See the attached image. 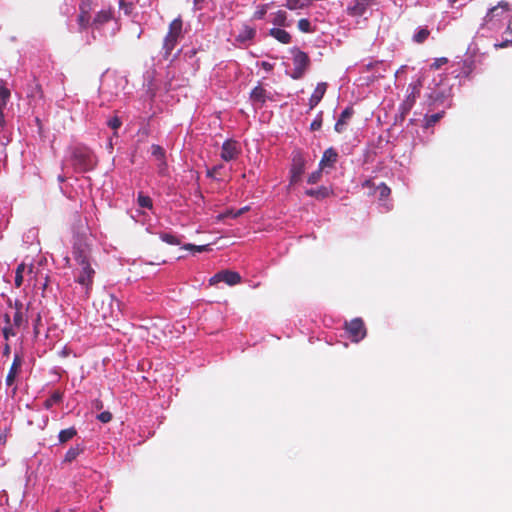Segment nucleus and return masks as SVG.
<instances>
[{
	"label": "nucleus",
	"mask_w": 512,
	"mask_h": 512,
	"mask_svg": "<svg viewBox=\"0 0 512 512\" xmlns=\"http://www.w3.org/2000/svg\"><path fill=\"white\" fill-rule=\"evenodd\" d=\"M79 11V30L89 29L94 40L113 37L119 29L111 8H100L97 2L82 0Z\"/></svg>",
	"instance_id": "nucleus-1"
},
{
	"label": "nucleus",
	"mask_w": 512,
	"mask_h": 512,
	"mask_svg": "<svg viewBox=\"0 0 512 512\" xmlns=\"http://www.w3.org/2000/svg\"><path fill=\"white\" fill-rule=\"evenodd\" d=\"M97 165V157L87 146L77 144L70 146L62 161V169H72L76 173L93 170Z\"/></svg>",
	"instance_id": "nucleus-2"
},
{
	"label": "nucleus",
	"mask_w": 512,
	"mask_h": 512,
	"mask_svg": "<svg viewBox=\"0 0 512 512\" xmlns=\"http://www.w3.org/2000/svg\"><path fill=\"white\" fill-rule=\"evenodd\" d=\"M73 258L76 262L75 281L85 290L88 295L93 285L95 270L91 265V260L87 249L81 246H74Z\"/></svg>",
	"instance_id": "nucleus-3"
},
{
	"label": "nucleus",
	"mask_w": 512,
	"mask_h": 512,
	"mask_svg": "<svg viewBox=\"0 0 512 512\" xmlns=\"http://www.w3.org/2000/svg\"><path fill=\"white\" fill-rule=\"evenodd\" d=\"M506 22H510L509 4L501 1L492 7L484 18V25L490 30H499Z\"/></svg>",
	"instance_id": "nucleus-4"
},
{
	"label": "nucleus",
	"mask_w": 512,
	"mask_h": 512,
	"mask_svg": "<svg viewBox=\"0 0 512 512\" xmlns=\"http://www.w3.org/2000/svg\"><path fill=\"white\" fill-rule=\"evenodd\" d=\"M292 55L293 69L290 76L293 79H300L306 73L310 65V59L305 52L301 51L298 48H294L292 50Z\"/></svg>",
	"instance_id": "nucleus-5"
},
{
	"label": "nucleus",
	"mask_w": 512,
	"mask_h": 512,
	"mask_svg": "<svg viewBox=\"0 0 512 512\" xmlns=\"http://www.w3.org/2000/svg\"><path fill=\"white\" fill-rule=\"evenodd\" d=\"M375 5L377 0H353L348 4L346 12L352 17H362Z\"/></svg>",
	"instance_id": "nucleus-6"
},
{
	"label": "nucleus",
	"mask_w": 512,
	"mask_h": 512,
	"mask_svg": "<svg viewBox=\"0 0 512 512\" xmlns=\"http://www.w3.org/2000/svg\"><path fill=\"white\" fill-rule=\"evenodd\" d=\"M306 161L300 152H295L292 157L290 168V184H296L301 179L305 170Z\"/></svg>",
	"instance_id": "nucleus-7"
},
{
	"label": "nucleus",
	"mask_w": 512,
	"mask_h": 512,
	"mask_svg": "<svg viewBox=\"0 0 512 512\" xmlns=\"http://www.w3.org/2000/svg\"><path fill=\"white\" fill-rule=\"evenodd\" d=\"M23 364V358L20 354L15 353L12 365L8 371V374L5 379V383L7 387H12V394L15 395L17 391V387L14 386L16 377L19 375L21 367Z\"/></svg>",
	"instance_id": "nucleus-8"
},
{
	"label": "nucleus",
	"mask_w": 512,
	"mask_h": 512,
	"mask_svg": "<svg viewBox=\"0 0 512 512\" xmlns=\"http://www.w3.org/2000/svg\"><path fill=\"white\" fill-rule=\"evenodd\" d=\"M346 330L355 342H359L366 336V329L361 318H355L345 324Z\"/></svg>",
	"instance_id": "nucleus-9"
},
{
	"label": "nucleus",
	"mask_w": 512,
	"mask_h": 512,
	"mask_svg": "<svg viewBox=\"0 0 512 512\" xmlns=\"http://www.w3.org/2000/svg\"><path fill=\"white\" fill-rule=\"evenodd\" d=\"M241 153V147L237 141L226 140L222 144L221 148V159L229 162L238 158Z\"/></svg>",
	"instance_id": "nucleus-10"
},
{
	"label": "nucleus",
	"mask_w": 512,
	"mask_h": 512,
	"mask_svg": "<svg viewBox=\"0 0 512 512\" xmlns=\"http://www.w3.org/2000/svg\"><path fill=\"white\" fill-rule=\"evenodd\" d=\"M240 281H241V277L237 272L225 270V271H221V272L215 274L210 279V284L225 282L226 284L232 286V285H236V284L240 283Z\"/></svg>",
	"instance_id": "nucleus-11"
},
{
	"label": "nucleus",
	"mask_w": 512,
	"mask_h": 512,
	"mask_svg": "<svg viewBox=\"0 0 512 512\" xmlns=\"http://www.w3.org/2000/svg\"><path fill=\"white\" fill-rule=\"evenodd\" d=\"M151 155L157 162L158 173L160 175H165L167 172V162H166L165 150L161 146H159L157 144H153L151 146Z\"/></svg>",
	"instance_id": "nucleus-12"
},
{
	"label": "nucleus",
	"mask_w": 512,
	"mask_h": 512,
	"mask_svg": "<svg viewBox=\"0 0 512 512\" xmlns=\"http://www.w3.org/2000/svg\"><path fill=\"white\" fill-rule=\"evenodd\" d=\"M338 160L337 151L330 147L326 149L322 155V158L319 162L320 169L325 170L326 168H333Z\"/></svg>",
	"instance_id": "nucleus-13"
},
{
	"label": "nucleus",
	"mask_w": 512,
	"mask_h": 512,
	"mask_svg": "<svg viewBox=\"0 0 512 512\" xmlns=\"http://www.w3.org/2000/svg\"><path fill=\"white\" fill-rule=\"evenodd\" d=\"M27 307L20 301L15 302V313L13 316V324L20 328L27 323Z\"/></svg>",
	"instance_id": "nucleus-14"
},
{
	"label": "nucleus",
	"mask_w": 512,
	"mask_h": 512,
	"mask_svg": "<svg viewBox=\"0 0 512 512\" xmlns=\"http://www.w3.org/2000/svg\"><path fill=\"white\" fill-rule=\"evenodd\" d=\"M354 114V110L351 106H348L346 107L340 114L337 122L335 123V131L338 132V133H342L345 129H346V126L348 124V122L350 121V119L352 118Z\"/></svg>",
	"instance_id": "nucleus-15"
},
{
	"label": "nucleus",
	"mask_w": 512,
	"mask_h": 512,
	"mask_svg": "<svg viewBox=\"0 0 512 512\" xmlns=\"http://www.w3.org/2000/svg\"><path fill=\"white\" fill-rule=\"evenodd\" d=\"M327 89V83L320 82L317 84L314 92L312 93L310 99H309V106L311 109H313L315 106L318 105V103L322 100V98L325 95Z\"/></svg>",
	"instance_id": "nucleus-16"
},
{
	"label": "nucleus",
	"mask_w": 512,
	"mask_h": 512,
	"mask_svg": "<svg viewBox=\"0 0 512 512\" xmlns=\"http://www.w3.org/2000/svg\"><path fill=\"white\" fill-rule=\"evenodd\" d=\"M170 37L181 38L183 34V22L180 17L174 19L169 25L167 33Z\"/></svg>",
	"instance_id": "nucleus-17"
},
{
	"label": "nucleus",
	"mask_w": 512,
	"mask_h": 512,
	"mask_svg": "<svg viewBox=\"0 0 512 512\" xmlns=\"http://www.w3.org/2000/svg\"><path fill=\"white\" fill-rule=\"evenodd\" d=\"M269 35L283 44H288L291 42L290 34L287 31L280 29V28L270 29Z\"/></svg>",
	"instance_id": "nucleus-18"
},
{
	"label": "nucleus",
	"mask_w": 512,
	"mask_h": 512,
	"mask_svg": "<svg viewBox=\"0 0 512 512\" xmlns=\"http://www.w3.org/2000/svg\"><path fill=\"white\" fill-rule=\"evenodd\" d=\"M270 16L272 17L271 22L275 26L285 27L290 25L288 22L287 13L283 10L272 13Z\"/></svg>",
	"instance_id": "nucleus-19"
},
{
	"label": "nucleus",
	"mask_w": 512,
	"mask_h": 512,
	"mask_svg": "<svg viewBox=\"0 0 512 512\" xmlns=\"http://www.w3.org/2000/svg\"><path fill=\"white\" fill-rule=\"evenodd\" d=\"M256 35V30L248 25L243 26L237 36V40L240 42H246L252 40Z\"/></svg>",
	"instance_id": "nucleus-20"
},
{
	"label": "nucleus",
	"mask_w": 512,
	"mask_h": 512,
	"mask_svg": "<svg viewBox=\"0 0 512 512\" xmlns=\"http://www.w3.org/2000/svg\"><path fill=\"white\" fill-rule=\"evenodd\" d=\"M178 40H179V38L170 37V35H168V34L166 35V37L164 38V43H163V50H164L165 58H168L170 56V54L173 51V49L175 48Z\"/></svg>",
	"instance_id": "nucleus-21"
},
{
	"label": "nucleus",
	"mask_w": 512,
	"mask_h": 512,
	"mask_svg": "<svg viewBox=\"0 0 512 512\" xmlns=\"http://www.w3.org/2000/svg\"><path fill=\"white\" fill-rule=\"evenodd\" d=\"M305 194L310 197H315L317 199H323L330 195V190L325 186H321L317 189H307L305 191Z\"/></svg>",
	"instance_id": "nucleus-22"
},
{
	"label": "nucleus",
	"mask_w": 512,
	"mask_h": 512,
	"mask_svg": "<svg viewBox=\"0 0 512 512\" xmlns=\"http://www.w3.org/2000/svg\"><path fill=\"white\" fill-rule=\"evenodd\" d=\"M415 102H416V99H414L413 96H411V97L406 96L404 101L399 106V111H400L402 118H404L410 112V110L413 108Z\"/></svg>",
	"instance_id": "nucleus-23"
},
{
	"label": "nucleus",
	"mask_w": 512,
	"mask_h": 512,
	"mask_svg": "<svg viewBox=\"0 0 512 512\" xmlns=\"http://www.w3.org/2000/svg\"><path fill=\"white\" fill-rule=\"evenodd\" d=\"M83 450L84 448L79 444L71 447L65 454L64 462L70 463L74 461L83 452Z\"/></svg>",
	"instance_id": "nucleus-24"
},
{
	"label": "nucleus",
	"mask_w": 512,
	"mask_h": 512,
	"mask_svg": "<svg viewBox=\"0 0 512 512\" xmlns=\"http://www.w3.org/2000/svg\"><path fill=\"white\" fill-rule=\"evenodd\" d=\"M63 393L59 390L54 391L51 396L45 400L44 407L51 409L53 405L58 404L62 401Z\"/></svg>",
	"instance_id": "nucleus-25"
},
{
	"label": "nucleus",
	"mask_w": 512,
	"mask_h": 512,
	"mask_svg": "<svg viewBox=\"0 0 512 512\" xmlns=\"http://www.w3.org/2000/svg\"><path fill=\"white\" fill-rule=\"evenodd\" d=\"M284 6L289 10H299L304 9L309 6L307 0H286Z\"/></svg>",
	"instance_id": "nucleus-26"
},
{
	"label": "nucleus",
	"mask_w": 512,
	"mask_h": 512,
	"mask_svg": "<svg viewBox=\"0 0 512 512\" xmlns=\"http://www.w3.org/2000/svg\"><path fill=\"white\" fill-rule=\"evenodd\" d=\"M76 434L77 431L74 427L61 430L58 435L59 442L66 443L67 441L71 440Z\"/></svg>",
	"instance_id": "nucleus-27"
},
{
	"label": "nucleus",
	"mask_w": 512,
	"mask_h": 512,
	"mask_svg": "<svg viewBox=\"0 0 512 512\" xmlns=\"http://www.w3.org/2000/svg\"><path fill=\"white\" fill-rule=\"evenodd\" d=\"M250 96L253 101L264 103L266 100V91L262 87L257 86L251 91Z\"/></svg>",
	"instance_id": "nucleus-28"
},
{
	"label": "nucleus",
	"mask_w": 512,
	"mask_h": 512,
	"mask_svg": "<svg viewBox=\"0 0 512 512\" xmlns=\"http://www.w3.org/2000/svg\"><path fill=\"white\" fill-rule=\"evenodd\" d=\"M420 88H421L420 80L410 83L407 87V95L406 96H408V97L413 96L414 99H417V97L420 94Z\"/></svg>",
	"instance_id": "nucleus-29"
},
{
	"label": "nucleus",
	"mask_w": 512,
	"mask_h": 512,
	"mask_svg": "<svg viewBox=\"0 0 512 512\" xmlns=\"http://www.w3.org/2000/svg\"><path fill=\"white\" fill-rule=\"evenodd\" d=\"M444 115V111L432 114V115H425V127L429 128L433 126L435 123H437Z\"/></svg>",
	"instance_id": "nucleus-30"
},
{
	"label": "nucleus",
	"mask_w": 512,
	"mask_h": 512,
	"mask_svg": "<svg viewBox=\"0 0 512 512\" xmlns=\"http://www.w3.org/2000/svg\"><path fill=\"white\" fill-rule=\"evenodd\" d=\"M137 202L141 208L152 209L153 207L152 199L149 196L144 195L143 193L138 194Z\"/></svg>",
	"instance_id": "nucleus-31"
},
{
	"label": "nucleus",
	"mask_w": 512,
	"mask_h": 512,
	"mask_svg": "<svg viewBox=\"0 0 512 512\" xmlns=\"http://www.w3.org/2000/svg\"><path fill=\"white\" fill-rule=\"evenodd\" d=\"M430 32L426 28H419L413 35V40L416 43H423L429 36Z\"/></svg>",
	"instance_id": "nucleus-32"
},
{
	"label": "nucleus",
	"mask_w": 512,
	"mask_h": 512,
	"mask_svg": "<svg viewBox=\"0 0 512 512\" xmlns=\"http://www.w3.org/2000/svg\"><path fill=\"white\" fill-rule=\"evenodd\" d=\"M159 237L163 242H165L167 244H170V245H179L180 244V240L174 234L160 233Z\"/></svg>",
	"instance_id": "nucleus-33"
},
{
	"label": "nucleus",
	"mask_w": 512,
	"mask_h": 512,
	"mask_svg": "<svg viewBox=\"0 0 512 512\" xmlns=\"http://www.w3.org/2000/svg\"><path fill=\"white\" fill-rule=\"evenodd\" d=\"M269 7H270V4L258 5L253 14V19H255V20L263 19L267 13Z\"/></svg>",
	"instance_id": "nucleus-34"
},
{
	"label": "nucleus",
	"mask_w": 512,
	"mask_h": 512,
	"mask_svg": "<svg viewBox=\"0 0 512 512\" xmlns=\"http://www.w3.org/2000/svg\"><path fill=\"white\" fill-rule=\"evenodd\" d=\"M25 269H26V266L24 263L19 264L16 269L15 286L18 288L21 287V285L23 283V273H24Z\"/></svg>",
	"instance_id": "nucleus-35"
},
{
	"label": "nucleus",
	"mask_w": 512,
	"mask_h": 512,
	"mask_svg": "<svg viewBox=\"0 0 512 512\" xmlns=\"http://www.w3.org/2000/svg\"><path fill=\"white\" fill-rule=\"evenodd\" d=\"M10 97V91L0 86V110H4Z\"/></svg>",
	"instance_id": "nucleus-36"
},
{
	"label": "nucleus",
	"mask_w": 512,
	"mask_h": 512,
	"mask_svg": "<svg viewBox=\"0 0 512 512\" xmlns=\"http://www.w3.org/2000/svg\"><path fill=\"white\" fill-rule=\"evenodd\" d=\"M298 28L301 32L310 33L312 32L311 23L308 19H300L298 21Z\"/></svg>",
	"instance_id": "nucleus-37"
},
{
	"label": "nucleus",
	"mask_w": 512,
	"mask_h": 512,
	"mask_svg": "<svg viewBox=\"0 0 512 512\" xmlns=\"http://www.w3.org/2000/svg\"><path fill=\"white\" fill-rule=\"evenodd\" d=\"M322 171L323 169H318L314 172H312L309 176H308V183L309 184H316L317 182L320 181L321 177H322Z\"/></svg>",
	"instance_id": "nucleus-38"
},
{
	"label": "nucleus",
	"mask_w": 512,
	"mask_h": 512,
	"mask_svg": "<svg viewBox=\"0 0 512 512\" xmlns=\"http://www.w3.org/2000/svg\"><path fill=\"white\" fill-rule=\"evenodd\" d=\"M184 249L194 250L196 252H204V251H207L209 249V246L208 245L196 246L194 244H186L184 246Z\"/></svg>",
	"instance_id": "nucleus-39"
},
{
	"label": "nucleus",
	"mask_w": 512,
	"mask_h": 512,
	"mask_svg": "<svg viewBox=\"0 0 512 512\" xmlns=\"http://www.w3.org/2000/svg\"><path fill=\"white\" fill-rule=\"evenodd\" d=\"M97 419L102 423H108L112 419V414L108 411H104L97 416Z\"/></svg>",
	"instance_id": "nucleus-40"
},
{
	"label": "nucleus",
	"mask_w": 512,
	"mask_h": 512,
	"mask_svg": "<svg viewBox=\"0 0 512 512\" xmlns=\"http://www.w3.org/2000/svg\"><path fill=\"white\" fill-rule=\"evenodd\" d=\"M378 191H379L380 197H387L391 192L390 188L384 183H381L378 186Z\"/></svg>",
	"instance_id": "nucleus-41"
},
{
	"label": "nucleus",
	"mask_w": 512,
	"mask_h": 512,
	"mask_svg": "<svg viewBox=\"0 0 512 512\" xmlns=\"http://www.w3.org/2000/svg\"><path fill=\"white\" fill-rule=\"evenodd\" d=\"M108 126L113 130H117L121 126V121L118 117H113L108 121Z\"/></svg>",
	"instance_id": "nucleus-42"
},
{
	"label": "nucleus",
	"mask_w": 512,
	"mask_h": 512,
	"mask_svg": "<svg viewBox=\"0 0 512 512\" xmlns=\"http://www.w3.org/2000/svg\"><path fill=\"white\" fill-rule=\"evenodd\" d=\"M3 335H4L5 339H8L10 336H14L15 332L12 327H5L3 329Z\"/></svg>",
	"instance_id": "nucleus-43"
},
{
	"label": "nucleus",
	"mask_w": 512,
	"mask_h": 512,
	"mask_svg": "<svg viewBox=\"0 0 512 512\" xmlns=\"http://www.w3.org/2000/svg\"><path fill=\"white\" fill-rule=\"evenodd\" d=\"M4 124H5L4 114H3V111L0 110V129H2L4 127Z\"/></svg>",
	"instance_id": "nucleus-44"
},
{
	"label": "nucleus",
	"mask_w": 512,
	"mask_h": 512,
	"mask_svg": "<svg viewBox=\"0 0 512 512\" xmlns=\"http://www.w3.org/2000/svg\"><path fill=\"white\" fill-rule=\"evenodd\" d=\"M320 125H321V123H320V122L314 121V122H312V124H311V128H312L313 130H316V129H318V128L320 127Z\"/></svg>",
	"instance_id": "nucleus-45"
},
{
	"label": "nucleus",
	"mask_w": 512,
	"mask_h": 512,
	"mask_svg": "<svg viewBox=\"0 0 512 512\" xmlns=\"http://www.w3.org/2000/svg\"><path fill=\"white\" fill-rule=\"evenodd\" d=\"M447 62V59L446 58H441V59H438L435 63V66L436 67H439L441 63H446Z\"/></svg>",
	"instance_id": "nucleus-46"
},
{
	"label": "nucleus",
	"mask_w": 512,
	"mask_h": 512,
	"mask_svg": "<svg viewBox=\"0 0 512 512\" xmlns=\"http://www.w3.org/2000/svg\"><path fill=\"white\" fill-rule=\"evenodd\" d=\"M9 353H10V346L8 344H6L4 347V350H3V354L9 355Z\"/></svg>",
	"instance_id": "nucleus-47"
},
{
	"label": "nucleus",
	"mask_w": 512,
	"mask_h": 512,
	"mask_svg": "<svg viewBox=\"0 0 512 512\" xmlns=\"http://www.w3.org/2000/svg\"><path fill=\"white\" fill-rule=\"evenodd\" d=\"M263 67H264L266 70L271 69V65H270V64H268V63H266V62H264V63H263Z\"/></svg>",
	"instance_id": "nucleus-48"
},
{
	"label": "nucleus",
	"mask_w": 512,
	"mask_h": 512,
	"mask_svg": "<svg viewBox=\"0 0 512 512\" xmlns=\"http://www.w3.org/2000/svg\"><path fill=\"white\" fill-rule=\"evenodd\" d=\"M247 209H248L247 207L240 209V210L238 211L237 215L242 214V213H243V212H245Z\"/></svg>",
	"instance_id": "nucleus-49"
},
{
	"label": "nucleus",
	"mask_w": 512,
	"mask_h": 512,
	"mask_svg": "<svg viewBox=\"0 0 512 512\" xmlns=\"http://www.w3.org/2000/svg\"><path fill=\"white\" fill-rule=\"evenodd\" d=\"M58 180H59L60 182H64V181H65V177H64L63 175H59V176H58Z\"/></svg>",
	"instance_id": "nucleus-50"
},
{
	"label": "nucleus",
	"mask_w": 512,
	"mask_h": 512,
	"mask_svg": "<svg viewBox=\"0 0 512 512\" xmlns=\"http://www.w3.org/2000/svg\"><path fill=\"white\" fill-rule=\"evenodd\" d=\"M221 166H219L220 168ZM218 169V167H214L212 172H208V175H212L213 172H215Z\"/></svg>",
	"instance_id": "nucleus-51"
},
{
	"label": "nucleus",
	"mask_w": 512,
	"mask_h": 512,
	"mask_svg": "<svg viewBox=\"0 0 512 512\" xmlns=\"http://www.w3.org/2000/svg\"><path fill=\"white\" fill-rule=\"evenodd\" d=\"M451 4H455L456 2H458L459 0H448Z\"/></svg>",
	"instance_id": "nucleus-52"
},
{
	"label": "nucleus",
	"mask_w": 512,
	"mask_h": 512,
	"mask_svg": "<svg viewBox=\"0 0 512 512\" xmlns=\"http://www.w3.org/2000/svg\"><path fill=\"white\" fill-rule=\"evenodd\" d=\"M5 319H6V322L9 323L10 318H9V316L7 314L5 315Z\"/></svg>",
	"instance_id": "nucleus-53"
},
{
	"label": "nucleus",
	"mask_w": 512,
	"mask_h": 512,
	"mask_svg": "<svg viewBox=\"0 0 512 512\" xmlns=\"http://www.w3.org/2000/svg\"><path fill=\"white\" fill-rule=\"evenodd\" d=\"M507 43H508V42H504V43L500 44V45H499V47H504V46H506V45H507Z\"/></svg>",
	"instance_id": "nucleus-54"
},
{
	"label": "nucleus",
	"mask_w": 512,
	"mask_h": 512,
	"mask_svg": "<svg viewBox=\"0 0 512 512\" xmlns=\"http://www.w3.org/2000/svg\"><path fill=\"white\" fill-rule=\"evenodd\" d=\"M32 269H33V268H32V266H30V267L28 268V271L31 273V272H32Z\"/></svg>",
	"instance_id": "nucleus-55"
}]
</instances>
